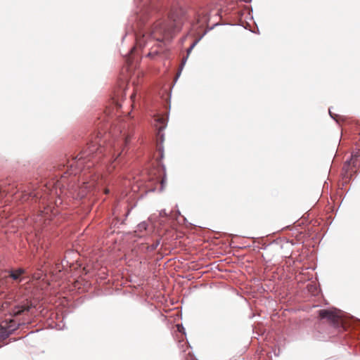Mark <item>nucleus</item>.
<instances>
[{
    "instance_id": "nucleus-1",
    "label": "nucleus",
    "mask_w": 360,
    "mask_h": 360,
    "mask_svg": "<svg viewBox=\"0 0 360 360\" xmlns=\"http://www.w3.org/2000/svg\"><path fill=\"white\" fill-rule=\"evenodd\" d=\"M210 313L214 325L222 322L224 313L223 296L221 299L217 296L212 297L210 305Z\"/></svg>"
},
{
    "instance_id": "nucleus-2",
    "label": "nucleus",
    "mask_w": 360,
    "mask_h": 360,
    "mask_svg": "<svg viewBox=\"0 0 360 360\" xmlns=\"http://www.w3.org/2000/svg\"><path fill=\"white\" fill-rule=\"evenodd\" d=\"M319 315L320 319H327L330 323L336 328H339L342 325L341 318L332 311L321 309L319 311Z\"/></svg>"
},
{
    "instance_id": "nucleus-3",
    "label": "nucleus",
    "mask_w": 360,
    "mask_h": 360,
    "mask_svg": "<svg viewBox=\"0 0 360 360\" xmlns=\"http://www.w3.org/2000/svg\"><path fill=\"white\" fill-rule=\"evenodd\" d=\"M225 25V23H223V22H216L214 23H213L212 25H211L210 26L207 25V29L203 32V34L198 38L192 44L191 46L187 49V54L188 56L190 55V53H191L192 50L194 49V47L198 44V42L204 37V36L210 30H212L213 29H214L215 27H219V26H224Z\"/></svg>"
},
{
    "instance_id": "nucleus-4",
    "label": "nucleus",
    "mask_w": 360,
    "mask_h": 360,
    "mask_svg": "<svg viewBox=\"0 0 360 360\" xmlns=\"http://www.w3.org/2000/svg\"><path fill=\"white\" fill-rule=\"evenodd\" d=\"M249 12L247 9H237L235 11H231L229 15V18H233L235 15H237V18L234 20L233 24H238L243 26V23L245 22L244 16L245 15H249Z\"/></svg>"
},
{
    "instance_id": "nucleus-5",
    "label": "nucleus",
    "mask_w": 360,
    "mask_h": 360,
    "mask_svg": "<svg viewBox=\"0 0 360 360\" xmlns=\"http://www.w3.org/2000/svg\"><path fill=\"white\" fill-rule=\"evenodd\" d=\"M30 307L23 305H16L12 310V313L14 316H18L25 311H29Z\"/></svg>"
},
{
    "instance_id": "nucleus-6",
    "label": "nucleus",
    "mask_w": 360,
    "mask_h": 360,
    "mask_svg": "<svg viewBox=\"0 0 360 360\" xmlns=\"http://www.w3.org/2000/svg\"><path fill=\"white\" fill-rule=\"evenodd\" d=\"M12 333L8 330L6 325L0 326V338L6 339L8 338Z\"/></svg>"
},
{
    "instance_id": "nucleus-7",
    "label": "nucleus",
    "mask_w": 360,
    "mask_h": 360,
    "mask_svg": "<svg viewBox=\"0 0 360 360\" xmlns=\"http://www.w3.org/2000/svg\"><path fill=\"white\" fill-rule=\"evenodd\" d=\"M25 269L22 268H19L16 269L15 271H10V276L13 280H18L19 278V276L25 273Z\"/></svg>"
},
{
    "instance_id": "nucleus-8",
    "label": "nucleus",
    "mask_w": 360,
    "mask_h": 360,
    "mask_svg": "<svg viewBox=\"0 0 360 360\" xmlns=\"http://www.w3.org/2000/svg\"><path fill=\"white\" fill-rule=\"evenodd\" d=\"M188 54H187V55H186V57H184V58L182 59L181 64V65H180V67H179V71H178V72H177V74H176V78H175V82L177 81L178 78L181 76V72H182V70H183V69H184V65H185V64H186V63L187 60H188Z\"/></svg>"
},
{
    "instance_id": "nucleus-9",
    "label": "nucleus",
    "mask_w": 360,
    "mask_h": 360,
    "mask_svg": "<svg viewBox=\"0 0 360 360\" xmlns=\"http://www.w3.org/2000/svg\"><path fill=\"white\" fill-rule=\"evenodd\" d=\"M212 57L214 60H217L220 58H222V51L214 50L212 53Z\"/></svg>"
},
{
    "instance_id": "nucleus-10",
    "label": "nucleus",
    "mask_w": 360,
    "mask_h": 360,
    "mask_svg": "<svg viewBox=\"0 0 360 360\" xmlns=\"http://www.w3.org/2000/svg\"><path fill=\"white\" fill-rule=\"evenodd\" d=\"M6 325H7V323H6ZM18 326H19V324H15V323L11 321L10 324L6 326V327H8V330L11 333H13L18 328Z\"/></svg>"
},
{
    "instance_id": "nucleus-11",
    "label": "nucleus",
    "mask_w": 360,
    "mask_h": 360,
    "mask_svg": "<svg viewBox=\"0 0 360 360\" xmlns=\"http://www.w3.org/2000/svg\"><path fill=\"white\" fill-rule=\"evenodd\" d=\"M138 228L140 231L146 230L147 229V224L145 221H142L138 224Z\"/></svg>"
},
{
    "instance_id": "nucleus-12",
    "label": "nucleus",
    "mask_w": 360,
    "mask_h": 360,
    "mask_svg": "<svg viewBox=\"0 0 360 360\" xmlns=\"http://www.w3.org/2000/svg\"><path fill=\"white\" fill-rule=\"evenodd\" d=\"M209 21H210V19L207 16V14H205L203 16L200 17L198 19V22H206L207 24H208Z\"/></svg>"
},
{
    "instance_id": "nucleus-13",
    "label": "nucleus",
    "mask_w": 360,
    "mask_h": 360,
    "mask_svg": "<svg viewBox=\"0 0 360 360\" xmlns=\"http://www.w3.org/2000/svg\"><path fill=\"white\" fill-rule=\"evenodd\" d=\"M86 158V157L84 156H81L79 159V161L77 162V167H81L82 165H83L84 163V159Z\"/></svg>"
},
{
    "instance_id": "nucleus-14",
    "label": "nucleus",
    "mask_w": 360,
    "mask_h": 360,
    "mask_svg": "<svg viewBox=\"0 0 360 360\" xmlns=\"http://www.w3.org/2000/svg\"><path fill=\"white\" fill-rule=\"evenodd\" d=\"M160 245V240H156L154 243L150 245L151 250H155Z\"/></svg>"
},
{
    "instance_id": "nucleus-15",
    "label": "nucleus",
    "mask_w": 360,
    "mask_h": 360,
    "mask_svg": "<svg viewBox=\"0 0 360 360\" xmlns=\"http://www.w3.org/2000/svg\"><path fill=\"white\" fill-rule=\"evenodd\" d=\"M160 216H161V217H166V216H167V213L166 212V210H162L160 212Z\"/></svg>"
},
{
    "instance_id": "nucleus-16",
    "label": "nucleus",
    "mask_w": 360,
    "mask_h": 360,
    "mask_svg": "<svg viewBox=\"0 0 360 360\" xmlns=\"http://www.w3.org/2000/svg\"><path fill=\"white\" fill-rule=\"evenodd\" d=\"M165 179H162V181H161V188H160V191H162L163 189H164V184H165Z\"/></svg>"
},
{
    "instance_id": "nucleus-17",
    "label": "nucleus",
    "mask_w": 360,
    "mask_h": 360,
    "mask_svg": "<svg viewBox=\"0 0 360 360\" xmlns=\"http://www.w3.org/2000/svg\"><path fill=\"white\" fill-rule=\"evenodd\" d=\"M359 155V154H356V155H352V158H351V160H350V161H351L352 163H354V158H356V157H358Z\"/></svg>"
},
{
    "instance_id": "nucleus-18",
    "label": "nucleus",
    "mask_w": 360,
    "mask_h": 360,
    "mask_svg": "<svg viewBox=\"0 0 360 360\" xmlns=\"http://www.w3.org/2000/svg\"><path fill=\"white\" fill-rule=\"evenodd\" d=\"M86 184V183H84ZM91 186V184H89V183H86V185L84 187V189H87Z\"/></svg>"
},
{
    "instance_id": "nucleus-19",
    "label": "nucleus",
    "mask_w": 360,
    "mask_h": 360,
    "mask_svg": "<svg viewBox=\"0 0 360 360\" xmlns=\"http://www.w3.org/2000/svg\"><path fill=\"white\" fill-rule=\"evenodd\" d=\"M128 140V137H124V141L127 143Z\"/></svg>"
},
{
    "instance_id": "nucleus-20",
    "label": "nucleus",
    "mask_w": 360,
    "mask_h": 360,
    "mask_svg": "<svg viewBox=\"0 0 360 360\" xmlns=\"http://www.w3.org/2000/svg\"><path fill=\"white\" fill-rule=\"evenodd\" d=\"M134 97V94H132V95L131 96V98H133Z\"/></svg>"
}]
</instances>
